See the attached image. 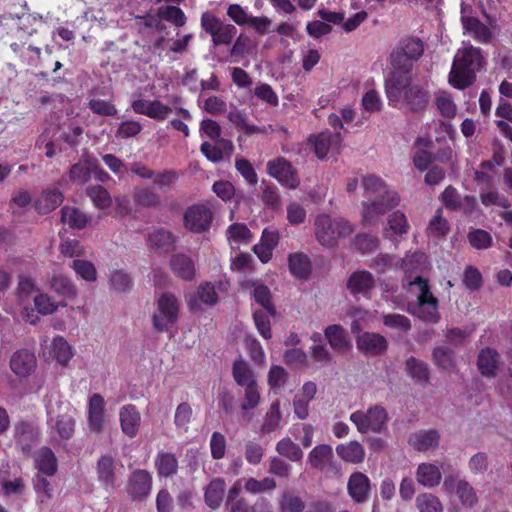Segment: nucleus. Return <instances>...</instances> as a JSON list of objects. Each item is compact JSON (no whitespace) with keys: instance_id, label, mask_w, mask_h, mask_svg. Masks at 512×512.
<instances>
[{"instance_id":"nucleus-9","label":"nucleus","mask_w":512,"mask_h":512,"mask_svg":"<svg viewBox=\"0 0 512 512\" xmlns=\"http://www.w3.org/2000/svg\"><path fill=\"white\" fill-rule=\"evenodd\" d=\"M216 289L225 290L224 283L218 282L217 286L211 282H205L198 286L197 290L185 296L187 306L194 313L203 312L218 302Z\"/></svg>"},{"instance_id":"nucleus-37","label":"nucleus","mask_w":512,"mask_h":512,"mask_svg":"<svg viewBox=\"0 0 512 512\" xmlns=\"http://www.w3.org/2000/svg\"><path fill=\"white\" fill-rule=\"evenodd\" d=\"M281 421V404L279 400H275L271 403L263 418L261 432L266 434L279 431L282 428Z\"/></svg>"},{"instance_id":"nucleus-56","label":"nucleus","mask_w":512,"mask_h":512,"mask_svg":"<svg viewBox=\"0 0 512 512\" xmlns=\"http://www.w3.org/2000/svg\"><path fill=\"white\" fill-rule=\"evenodd\" d=\"M288 380V373L287 371L279 366V365H272L269 372H268V385L270 389L274 393H278L280 390H282Z\"/></svg>"},{"instance_id":"nucleus-30","label":"nucleus","mask_w":512,"mask_h":512,"mask_svg":"<svg viewBox=\"0 0 512 512\" xmlns=\"http://www.w3.org/2000/svg\"><path fill=\"white\" fill-rule=\"evenodd\" d=\"M333 449L328 444L315 446L308 454L307 463L315 469L323 470L333 460Z\"/></svg>"},{"instance_id":"nucleus-62","label":"nucleus","mask_w":512,"mask_h":512,"mask_svg":"<svg viewBox=\"0 0 512 512\" xmlns=\"http://www.w3.org/2000/svg\"><path fill=\"white\" fill-rule=\"evenodd\" d=\"M149 241L152 246L158 249L168 250L174 243V237L169 231L164 229H157L150 233Z\"/></svg>"},{"instance_id":"nucleus-39","label":"nucleus","mask_w":512,"mask_h":512,"mask_svg":"<svg viewBox=\"0 0 512 512\" xmlns=\"http://www.w3.org/2000/svg\"><path fill=\"white\" fill-rule=\"evenodd\" d=\"M35 467L47 476H52L57 471V459L53 451L47 447L41 448L35 454Z\"/></svg>"},{"instance_id":"nucleus-38","label":"nucleus","mask_w":512,"mask_h":512,"mask_svg":"<svg viewBox=\"0 0 512 512\" xmlns=\"http://www.w3.org/2000/svg\"><path fill=\"white\" fill-rule=\"evenodd\" d=\"M50 351L57 363L66 366L74 356V350L62 336H55L50 344Z\"/></svg>"},{"instance_id":"nucleus-26","label":"nucleus","mask_w":512,"mask_h":512,"mask_svg":"<svg viewBox=\"0 0 512 512\" xmlns=\"http://www.w3.org/2000/svg\"><path fill=\"white\" fill-rule=\"evenodd\" d=\"M324 336L334 350L343 352L352 347L347 331L339 324L327 326L324 329Z\"/></svg>"},{"instance_id":"nucleus-1","label":"nucleus","mask_w":512,"mask_h":512,"mask_svg":"<svg viewBox=\"0 0 512 512\" xmlns=\"http://www.w3.org/2000/svg\"><path fill=\"white\" fill-rule=\"evenodd\" d=\"M385 92L390 106L413 112L423 111L429 102V93L413 84L410 74L392 73L385 82Z\"/></svg>"},{"instance_id":"nucleus-12","label":"nucleus","mask_w":512,"mask_h":512,"mask_svg":"<svg viewBox=\"0 0 512 512\" xmlns=\"http://www.w3.org/2000/svg\"><path fill=\"white\" fill-rule=\"evenodd\" d=\"M268 174L290 189L298 187L300 181L291 164L284 158H277L267 163Z\"/></svg>"},{"instance_id":"nucleus-53","label":"nucleus","mask_w":512,"mask_h":512,"mask_svg":"<svg viewBox=\"0 0 512 512\" xmlns=\"http://www.w3.org/2000/svg\"><path fill=\"white\" fill-rule=\"evenodd\" d=\"M16 439L23 453L29 454L37 440V436L29 425L21 424L16 427Z\"/></svg>"},{"instance_id":"nucleus-7","label":"nucleus","mask_w":512,"mask_h":512,"mask_svg":"<svg viewBox=\"0 0 512 512\" xmlns=\"http://www.w3.org/2000/svg\"><path fill=\"white\" fill-rule=\"evenodd\" d=\"M48 425L61 439H69L74 433L73 410L68 403L47 406Z\"/></svg>"},{"instance_id":"nucleus-63","label":"nucleus","mask_w":512,"mask_h":512,"mask_svg":"<svg viewBox=\"0 0 512 512\" xmlns=\"http://www.w3.org/2000/svg\"><path fill=\"white\" fill-rule=\"evenodd\" d=\"M33 486L37 495L38 503L43 504L52 498V486L43 476L37 475L33 480Z\"/></svg>"},{"instance_id":"nucleus-27","label":"nucleus","mask_w":512,"mask_h":512,"mask_svg":"<svg viewBox=\"0 0 512 512\" xmlns=\"http://www.w3.org/2000/svg\"><path fill=\"white\" fill-rule=\"evenodd\" d=\"M439 433L434 429L420 430L409 437L410 445L417 451H428L439 445Z\"/></svg>"},{"instance_id":"nucleus-50","label":"nucleus","mask_w":512,"mask_h":512,"mask_svg":"<svg viewBox=\"0 0 512 512\" xmlns=\"http://www.w3.org/2000/svg\"><path fill=\"white\" fill-rule=\"evenodd\" d=\"M59 252L63 257L80 259L87 255L86 247L76 239H63L59 244Z\"/></svg>"},{"instance_id":"nucleus-11","label":"nucleus","mask_w":512,"mask_h":512,"mask_svg":"<svg viewBox=\"0 0 512 512\" xmlns=\"http://www.w3.org/2000/svg\"><path fill=\"white\" fill-rule=\"evenodd\" d=\"M400 198L395 191H389L386 197H379L375 201H365L362 205V218L366 223L376 221L387 210L396 207Z\"/></svg>"},{"instance_id":"nucleus-49","label":"nucleus","mask_w":512,"mask_h":512,"mask_svg":"<svg viewBox=\"0 0 512 512\" xmlns=\"http://www.w3.org/2000/svg\"><path fill=\"white\" fill-rule=\"evenodd\" d=\"M347 316L352 319L351 331L352 333H360L373 319V315L368 310L358 307H351L347 311Z\"/></svg>"},{"instance_id":"nucleus-43","label":"nucleus","mask_w":512,"mask_h":512,"mask_svg":"<svg viewBox=\"0 0 512 512\" xmlns=\"http://www.w3.org/2000/svg\"><path fill=\"white\" fill-rule=\"evenodd\" d=\"M409 228L410 225L406 215L401 211H395L390 214L387 219V228L385 229V233L387 236H400L407 234Z\"/></svg>"},{"instance_id":"nucleus-34","label":"nucleus","mask_w":512,"mask_h":512,"mask_svg":"<svg viewBox=\"0 0 512 512\" xmlns=\"http://www.w3.org/2000/svg\"><path fill=\"white\" fill-rule=\"evenodd\" d=\"M63 202L62 192L58 189H46L35 201V208L45 214L56 209Z\"/></svg>"},{"instance_id":"nucleus-47","label":"nucleus","mask_w":512,"mask_h":512,"mask_svg":"<svg viewBox=\"0 0 512 512\" xmlns=\"http://www.w3.org/2000/svg\"><path fill=\"white\" fill-rule=\"evenodd\" d=\"M276 451L292 462H299L303 458V451L300 446L289 437H285L277 442Z\"/></svg>"},{"instance_id":"nucleus-57","label":"nucleus","mask_w":512,"mask_h":512,"mask_svg":"<svg viewBox=\"0 0 512 512\" xmlns=\"http://www.w3.org/2000/svg\"><path fill=\"white\" fill-rule=\"evenodd\" d=\"M227 237L230 243L241 244L250 242L252 234L245 224L235 223L228 227Z\"/></svg>"},{"instance_id":"nucleus-19","label":"nucleus","mask_w":512,"mask_h":512,"mask_svg":"<svg viewBox=\"0 0 512 512\" xmlns=\"http://www.w3.org/2000/svg\"><path fill=\"white\" fill-rule=\"evenodd\" d=\"M141 420V414L135 405L126 404L120 408V427L123 434L127 437L134 438L138 434Z\"/></svg>"},{"instance_id":"nucleus-6","label":"nucleus","mask_w":512,"mask_h":512,"mask_svg":"<svg viewBox=\"0 0 512 512\" xmlns=\"http://www.w3.org/2000/svg\"><path fill=\"white\" fill-rule=\"evenodd\" d=\"M156 309L153 313V326L157 331H166L177 320L180 310L179 300L172 293L161 294L155 301Z\"/></svg>"},{"instance_id":"nucleus-24","label":"nucleus","mask_w":512,"mask_h":512,"mask_svg":"<svg viewBox=\"0 0 512 512\" xmlns=\"http://www.w3.org/2000/svg\"><path fill=\"white\" fill-rule=\"evenodd\" d=\"M349 496L357 503L367 501L370 492V480L361 473L355 472L350 475L347 483Z\"/></svg>"},{"instance_id":"nucleus-52","label":"nucleus","mask_w":512,"mask_h":512,"mask_svg":"<svg viewBox=\"0 0 512 512\" xmlns=\"http://www.w3.org/2000/svg\"><path fill=\"white\" fill-rule=\"evenodd\" d=\"M289 270L299 278H304L310 273V261L305 254L294 253L289 256Z\"/></svg>"},{"instance_id":"nucleus-45","label":"nucleus","mask_w":512,"mask_h":512,"mask_svg":"<svg viewBox=\"0 0 512 512\" xmlns=\"http://www.w3.org/2000/svg\"><path fill=\"white\" fill-rule=\"evenodd\" d=\"M34 305L38 313L42 315H51L55 313L59 307H66L65 301L57 302L52 296L46 293H38L34 296Z\"/></svg>"},{"instance_id":"nucleus-55","label":"nucleus","mask_w":512,"mask_h":512,"mask_svg":"<svg viewBox=\"0 0 512 512\" xmlns=\"http://www.w3.org/2000/svg\"><path fill=\"white\" fill-rule=\"evenodd\" d=\"M416 507L419 512H443L440 499L431 493H422L416 497Z\"/></svg>"},{"instance_id":"nucleus-13","label":"nucleus","mask_w":512,"mask_h":512,"mask_svg":"<svg viewBox=\"0 0 512 512\" xmlns=\"http://www.w3.org/2000/svg\"><path fill=\"white\" fill-rule=\"evenodd\" d=\"M212 218V212L208 207L197 204L186 210L184 224L190 231L200 233L209 228Z\"/></svg>"},{"instance_id":"nucleus-48","label":"nucleus","mask_w":512,"mask_h":512,"mask_svg":"<svg viewBox=\"0 0 512 512\" xmlns=\"http://www.w3.org/2000/svg\"><path fill=\"white\" fill-rule=\"evenodd\" d=\"M434 103L443 117L453 118L457 113V106L452 96L446 91L435 93Z\"/></svg>"},{"instance_id":"nucleus-4","label":"nucleus","mask_w":512,"mask_h":512,"mask_svg":"<svg viewBox=\"0 0 512 512\" xmlns=\"http://www.w3.org/2000/svg\"><path fill=\"white\" fill-rule=\"evenodd\" d=\"M314 232L317 241L322 246L333 247L340 238L351 235L354 232V227L345 219H333L327 214H320L315 218Z\"/></svg>"},{"instance_id":"nucleus-36","label":"nucleus","mask_w":512,"mask_h":512,"mask_svg":"<svg viewBox=\"0 0 512 512\" xmlns=\"http://www.w3.org/2000/svg\"><path fill=\"white\" fill-rule=\"evenodd\" d=\"M232 375L235 382L243 388L257 385L254 372L250 365L243 359H238L233 363Z\"/></svg>"},{"instance_id":"nucleus-64","label":"nucleus","mask_w":512,"mask_h":512,"mask_svg":"<svg viewBox=\"0 0 512 512\" xmlns=\"http://www.w3.org/2000/svg\"><path fill=\"white\" fill-rule=\"evenodd\" d=\"M192 419V408L188 403H181L177 406L174 422L178 429L187 432L188 425Z\"/></svg>"},{"instance_id":"nucleus-14","label":"nucleus","mask_w":512,"mask_h":512,"mask_svg":"<svg viewBox=\"0 0 512 512\" xmlns=\"http://www.w3.org/2000/svg\"><path fill=\"white\" fill-rule=\"evenodd\" d=\"M87 418L89 429L93 432H101L107 422L105 400L103 396L94 393L90 396L87 405Z\"/></svg>"},{"instance_id":"nucleus-29","label":"nucleus","mask_w":512,"mask_h":512,"mask_svg":"<svg viewBox=\"0 0 512 512\" xmlns=\"http://www.w3.org/2000/svg\"><path fill=\"white\" fill-rule=\"evenodd\" d=\"M226 483L222 478H215L209 482L204 490V499L206 505L215 510L218 509L223 501Z\"/></svg>"},{"instance_id":"nucleus-18","label":"nucleus","mask_w":512,"mask_h":512,"mask_svg":"<svg viewBox=\"0 0 512 512\" xmlns=\"http://www.w3.org/2000/svg\"><path fill=\"white\" fill-rule=\"evenodd\" d=\"M132 108L135 113L158 121L165 120L172 112L171 107L158 100L137 99L132 102Z\"/></svg>"},{"instance_id":"nucleus-10","label":"nucleus","mask_w":512,"mask_h":512,"mask_svg":"<svg viewBox=\"0 0 512 512\" xmlns=\"http://www.w3.org/2000/svg\"><path fill=\"white\" fill-rule=\"evenodd\" d=\"M443 489L447 494H456L462 506L474 507L478 502V495L474 487L465 479L455 475L446 476Z\"/></svg>"},{"instance_id":"nucleus-51","label":"nucleus","mask_w":512,"mask_h":512,"mask_svg":"<svg viewBox=\"0 0 512 512\" xmlns=\"http://www.w3.org/2000/svg\"><path fill=\"white\" fill-rule=\"evenodd\" d=\"M75 274L86 282L97 280V269L93 262L84 259H74L70 265Z\"/></svg>"},{"instance_id":"nucleus-41","label":"nucleus","mask_w":512,"mask_h":512,"mask_svg":"<svg viewBox=\"0 0 512 512\" xmlns=\"http://www.w3.org/2000/svg\"><path fill=\"white\" fill-rule=\"evenodd\" d=\"M93 162L94 160L87 157L72 165L69 172L70 180L79 185L87 183L92 176Z\"/></svg>"},{"instance_id":"nucleus-35","label":"nucleus","mask_w":512,"mask_h":512,"mask_svg":"<svg viewBox=\"0 0 512 512\" xmlns=\"http://www.w3.org/2000/svg\"><path fill=\"white\" fill-rule=\"evenodd\" d=\"M374 285L375 281L370 272L356 271L350 276L347 287L355 295L368 293Z\"/></svg>"},{"instance_id":"nucleus-32","label":"nucleus","mask_w":512,"mask_h":512,"mask_svg":"<svg viewBox=\"0 0 512 512\" xmlns=\"http://www.w3.org/2000/svg\"><path fill=\"white\" fill-rule=\"evenodd\" d=\"M261 402V394L258 384L244 388L243 400L240 405L241 416L244 420L250 421L253 417V411Z\"/></svg>"},{"instance_id":"nucleus-44","label":"nucleus","mask_w":512,"mask_h":512,"mask_svg":"<svg viewBox=\"0 0 512 512\" xmlns=\"http://www.w3.org/2000/svg\"><path fill=\"white\" fill-rule=\"evenodd\" d=\"M62 222L73 229H83L86 227L89 219L79 209L65 206L61 209Z\"/></svg>"},{"instance_id":"nucleus-5","label":"nucleus","mask_w":512,"mask_h":512,"mask_svg":"<svg viewBox=\"0 0 512 512\" xmlns=\"http://www.w3.org/2000/svg\"><path fill=\"white\" fill-rule=\"evenodd\" d=\"M423 53L424 43L421 39L417 37L402 38L390 55L392 73L410 74L414 63Z\"/></svg>"},{"instance_id":"nucleus-21","label":"nucleus","mask_w":512,"mask_h":512,"mask_svg":"<svg viewBox=\"0 0 512 512\" xmlns=\"http://www.w3.org/2000/svg\"><path fill=\"white\" fill-rule=\"evenodd\" d=\"M10 368L17 376L27 377L36 368V357L27 349L18 350L10 359Z\"/></svg>"},{"instance_id":"nucleus-61","label":"nucleus","mask_w":512,"mask_h":512,"mask_svg":"<svg viewBox=\"0 0 512 512\" xmlns=\"http://www.w3.org/2000/svg\"><path fill=\"white\" fill-rule=\"evenodd\" d=\"M449 231L448 222L442 217L441 210H437L434 217L430 220L427 233L430 237L439 238Z\"/></svg>"},{"instance_id":"nucleus-42","label":"nucleus","mask_w":512,"mask_h":512,"mask_svg":"<svg viewBox=\"0 0 512 512\" xmlns=\"http://www.w3.org/2000/svg\"><path fill=\"white\" fill-rule=\"evenodd\" d=\"M173 272L180 278L191 280L195 275V265L190 257L184 254H177L171 260Z\"/></svg>"},{"instance_id":"nucleus-46","label":"nucleus","mask_w":512,"mask_h":512,"mask_svg":"<svg viewBox=\"0 0 512 512\" xmlns=\"http://www.w3.org/2000/svg\"><path fill=\"white\" fill-rule=\"evenodd\" d=\"M157 472L162 477H170L178 470V461L174 454L162 452L155 459Z\"/></svg>"},{"instance_id":"nucleus-2","label":"nucleus","mask_w":512,"mask_h":512,"mask_svg":"<svg viewBox=\"0 0 512 512\" xmlns=\"http://www.w3.org/2000/svg\"><path fill=\"white\" fill-rule=\"evenodd\" d=\"M484 66V57L479 48L470 44L458 49L448 75L449 84L463 90L476 80V73Z\"/></svg>"},{"instance_id":"nucleus-23","label":"nucleus","mask_w":512,"mask_h":512,"mask_svg":"<svg viewBox=\"0 0 512 512\" xmlns=\"http://www.w3.org/2000/svg\"><path fill=\"white\" fill-rule=\"evenodd\" d=\"M152 487V478L149 472L137 470L132 473L128 483V493L134 499H142L149 495Z\"/></svg>"},{"instance_id":"nucleus-16","label":"nucleus","mask_w":512,"mask_h":512,"mask_svg":"<svg viewBox=\"0 0 512 512\" xmlns=\"http://www.w3.org/2000/svg\"><path fill=\"white\" fill-rule=\"evenodd\" d=\"M356 345L359 351L365 355L378 356L386 352L387 340L384 336L374 332H364L356 337Z\"/></svg>"},{"instance_id":"nucleus-31","label":"nucleus","mask_w":512,"mask_h":512,"mask_svg":"<svg viewBox=\"0 0 512 512\" xmlns=\"http://www.w3.org/2000/svg\"><path fill=\"white\" fill-rule=\"evenodd\" d=\"M336 453L343 461L352 464H359L365 458V449L358 441L339 444Z\"/></svg>"},{"instance_id":"nucleus-33","label":"nucleus","mask_w":512,"mask_h":512,"mask_svg":"<svg viewBox=\"0 0 512 512\" xmlns=\"http://www.w3.org/2000/svg\"><path fill=\"white\" fill-rule=\"evenodd\" d=\"M462 23L465 33L474 37L479 42H487L491 38L490 29L482 24L478 19L468 17L465 15L464 9H462Z\"/></svg>"},{"instance_id":"nucleus-8","label":"nucleus","mask_w":512,"mask_h":512,"mask_svg":"<svg viewBox=\"0 0 512 512\" xmlns=\"http://www.w3.org/2000/svg\"><path fill=\"white\" fill-rule=\"evenodd\" d=\"M387 418L385 409L380 406L371 407L367 411H355L350 415V421L360 433L381 432Z\"/></svg>"},{"instance_id":"nucleus-59","label":"nucleus","mask_w":512,"mask_h":512,"mask_svg":"<svg viewBox=\"0 0 512 512\" xmlns=\"http://www.w3.org/2000/svg\"><path fill=\"white\" fill-rule=\"evenodd\" d=\"M134 202L142 207H154L160 203L159 196L148 188H136L133 192Z\"/></svg>"},{"instance_id":"nucleus-17","label":"nucleus","mask_w":512,"mask_h":512,"mask_svg":"<svg viewBox=\"0 0 512 512\" xmlns=\"http://www.w3.org/2000/svg\"><path fill=\"white\" fill-rule=\"evenodd\" d=\"M342 135L340 132L323 131L313 136L309 141L314 146L315 154L319 159H323L330 151H338L342 143Z\"/></svg>"},{"instance_id":"nucleus-58","label":"nucleus","mask_w":512,"mask_h":512,"mask_svg":"<svg viewBox=\"0 0 512 512\" xmlns=\"http://www.w3.org/2000/svg\"><path fill=\"white\" fill-rule=\"evenodd\" d=\"M253 297L270 315H274L275 310L271 303V293L267 286L260 283H253Z\"/></svg>"},{"instance_id":"nucleus-40","label":"nucleus","mask_w":512,"mask_h":512,"mask_svg":"<svg viewBox=\"0 0 512 512\" xmlns=\"http://www.w3.org/2000/svg\"><path fill=\"white\" fill-rule=\"evenodd\" d=\"M50 288L60 296L66 298H76L77 288L70 278L63 274H53L50 279Z\"/></svg>"},{"instance_id":"nucleus-3","label":"nucleus","mask_w":512,"mask_h":512,"mask_svg":"<svg viewBox=\"0 0 512 512\" xmlns=\"http://www.w3.org/2000/svg\"><path fill=\"white\" fill-rule=\"evenodd\" d=\"M409 286L416 301L409 304L408 311L425 322L436 323L440 318L438 300L431 293L427 281L417 276L413 281H409Z\"/></svg>"},{"instance_id":"nucleus-60","label":"nucleus","mask_w":512,"mask_h":512,"mask_svg":"<svg viewBox=\"0 0 512 512\" xmlns=\"http://www.w3.org/2000/svg\"><path fill=\"white\" fill-rule=\"evenodd\" d=\"M87 194L92 200L93 204L99 209L109 208L112 204L110 194L102 186H94L88 188Z\"/></svg>"},{"instance_id":"nucleus-28","label":"nucleus","mask_w":512,"mask_h":512,"mask_svg":"<svg viewBox=\"0 0 512 512\" xmlns=\"http://www.w3.org/2000/svg\"><path fill=\"white\" fill-rule=\"evenodd\" d=\"M98 480L105 489H113L116 485L115 464L111 456L103 455L97 463Z\"/></svg>"},{"instance_id":"nucleus-54","label":"nucleus","mask_w":512,"mask_h":512,"mask_svg":"<svg viewBox=\"0 0 512 512\" xmlns=\"http://www.w3.org/2000/svg\"><path fill=\"white\" fill-rule=\"evenodd\" d=\"M498 365V355L489 348L483 349L478 358V367L483 375L491 376L494 374Z\"/></svg>"},{"instance_id":"nucleus-25","label":"nucleus","mask_w":512,"mask_h":512,"mask_svg":"<svg viewBox=\"0 0 512 512\" xmlns=\"http://www.w3.org/2000/svg\"><path fill=\"white\" fill-rule=\"evenodd\" d=\"M415 478L419 485L426 488H434L441 483L442 472L435 463L423 462L417 466Z\"/></svg>"},{"instance_id":"nucleus-22","label":"nucleus","mask_w":512,"mask_h":512,"mask_svg":"<svg viewBox=\"0 0 512 512\" xmlns=\"http://www.w3.org/2000/svg\"><path fill=\"white\" fill-rule=\"evenodd\" d=\"M278 242V231L266 228L262 232L259 243L253 247V252L257 255L262 263H267L271 260L273 250L278 245Z\"/></svg>"},{"instance_id":"nucleus-20","label":"nucleus","mask_w":512,"mask_h":512,"mask_svg":"<svg viewBox=\"0 0 512 512\" xmlns=\"http://www.w3.org/2000/svg\"><path fill=\"white\" fill-rule=\"evenodd\" d=\"M443 204L451 210H462L472 213L476 207V200L471 196L461 197L455 188L449 186L442 193Z\"/></svg>"},{"instance_id":"nucleus-15","label":"nucleus","mask_w":512,"mask_h":512,"mask_svg":"<svg viewBox=\"0 0 512 512\" xmlns=\"http://www.w3.org/2000/svg\"><path fill=\"white\" fill-rule=\"evenodd\" d=\"M37 292L36 285L34 281L26 276H20L18 285L16 288V299L18 305L23 309L22 317L25 321L35 324L38 320V317L35 315L32 309H28L26 304L29 302V298Z\"/></svg>"}]
</instances>
